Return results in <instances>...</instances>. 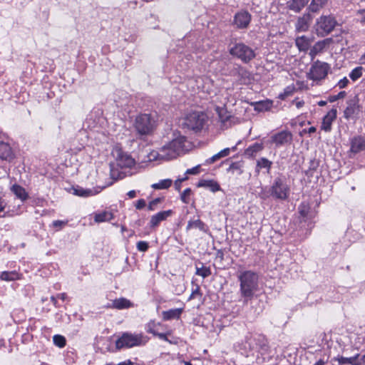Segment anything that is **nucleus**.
<instances>
[{"label":"nucleus","instance_id":"nucleus-1","mask_svg":"<svg viewBox=\"0 0 365 365\" xmlns=\"http://www.w3.org/2000/svg\"><path fill=\"white\" fill-rule=\"evenodd\" d=\"M189 143L184 135L173 132L171 140L160 147L158 151L151 153L155 159L169 160L185 153L189 149Z\"/></svg>","mask_w":365,"mask_h":365},{"label":"nucleus","instance_id":"nucleus-2","mask_svg":"<svg viewBox=\"0 0 365 365\" xmlns=\"http://www.w3.org/2000/svg\"><path fill=\"white\" fill-rule=\"evenodd\" d=\"M240 282L241 295L247 301L252 298L258 290V275L257 273L247 270L241 272L238 275Z\"/></svg>","mask_w":365,"mask_h":365},{"label":"nucleus","instance_id":"nucleus-3","mask_svg":"<svg viewBox=\"0 0 365 365\" xmlns=\"http://www.w3.org/2000/svg\"><path fill=\"white\" fill-rule=\"evenodd\" d=\"M148 340V336L143 333L123 332L116 340L115 346L118 349L142 346L145 345Z\"/></svg>","mask_w":365,"mask_h":365},{"label":"nucleus","instance_id":"nucleus-4","mask_svg":"<svg viewBox=\"0 0 365 365\" xmlns=\"http://www.w3.org/2000/svg\"><path fill=\"white\" fill-rule=\"evenodd\" d=\"M338 26L336 18L332 14H322L319 16L313 26V31L318 37H325Z\"/></svg>","mask_w":365,"mask_h":365},{"label":"nucleus","instance_id":"nucleus-5","mask_svg":"<svg viewBox=\"0 0 365 365\" xmlns=\"http://www.w3.org/2000/svg\"><path fill=\"white\" fill-rule=\"evenodd\" d=\"M156 126V121L150 114H140L135 120L134 128L140 135H150Z\"/></svg>","mask_w":365,"mask_h":365},{"label":"nucleus","instance_id":"nucleus-6","mask_svg":"<svg viewBox=\"0 0 365 365\" xmlns=\"http://www.w3.org/2000/svg\"><path fill=\"white\" fill-rule=\"evenodd\" d=\"M206 116L204 113L192 112L182 119L181 125L182 128L198 131L203 128Z\"/></svg>","mask_w":365,"mask_h":365},{"label":"nucleus","instance_id":"nucleus-7","mask_svg":"<svg viewBox=\"0 0 365 365\" xmlns=\"http://www.w3.org/2000/svg\"><path fill=\"white\" fill-rule=\"evenodd\" d=\"M230 53L240 59L244 63H248L255 57L254 50L243 43H235L230 48Z\"/></svg>","mask_w":365,"mask_h":365},{"label":"nucleus","instance_id":"nucleus-8","mask_svg":"<svg viewBox=\"0 0 365 365\" xmlns=\"http://www.w3.org/2000/svg\"><path fill=\"white\" fill-rule=\"evenodd\" d=\"M271 195L276 199L286 200L289 195L288 185L280 178H277L270 189Z\"/></svg>","mask_w":365,"mask_h":365},{"label":"nucleus","instance_id":"nucleus-9","mask_svg":"<svg viewBox=\"0 0 365 365\" xmlns=\"http://www.w3.org/2000/svg\"><path fill=\"white\" fill-rule=\"evenodd\" d=\"M329 69V64L324 62H322L319 61H315L309 73V78L312 80H321L324 78Z\"/></svg>","mask_w":365,"mask_h":365},{"label":"nucleus","instance_id":"nucleus-10","mask_svg":"<svg viewBox=\"0 0 365 365\" xmlns=\"http://www.w3.org/2000/svg\"><path fill=\"white\" fill-rule=\"evenodd\" d=\"M14 158V153L7 135L0 132V160L11 162Z\"/></svg>","mask_w":365,"mask_h":365},{"label":"nucleus","instance_id":"nucleus-11","mask_svg":"<svg viewBox=\"0 0 365 365\" xmlns=\"http://www.w3.org/2000/svg\"><path fill=\"white\" fill-rule=\"evenodd\" d=\"M113 155L115 158L118 168H132L135 165L134 159L128 154L124 153L120 148H115Z\"/></svg>","mask_w":365,"mask_h":365},{"label":"nucleus","instance_id":"nucleus-12","mask_svg":"<svg viewBox=\"0 0 365 365\" xmlns=\"http://www.w3.org/2000/svg\"><path fill=\"white\" fill-rule=\"evenodd\" d=\"M110 175L111 180L109 179L108 182H106L103 185H98L97 186L98 190H96L95 191L93 190V195L98 193L99 192H101V190H102L105 187H106L109 185H111L113 182V180H117L118 179L123 178L125 177V173L121 171H119L118 170V168H115V165L113 164H110Z\"/></svg>","mask_w":365,"mask_h":365},{"label":"nucleus","instance_id":"nucleus-13","mask_svg":"<svg viewBox=\"0 0 365 365\" xmlns=\"http://www.w3.org/2000/svg\"><path fill=\"white\" fill-rule=\"evenodd\" d=\"M292 139V133L287 130H282L272 135L269 143L274 144L276 147H279L291 142Z\"/></svg>","mask_w":365,"mask_h":365},{"label":"nucleus","instance_id":"nucleus-14","mask_svg":"<svg viewBox=\"0 0 365 365\" xmlns=\"http://www.w3.org/2000/svg\"><path fill=\"white\" fill-rule=\"evenodd\" d=\"M251 14L247 11H240L235 16L234 23L238 29L247 28L251 21Z\"/></svg>","mask_w":365,"mask_h":365},{"label":"nucleus","instance_id":"nucleus-15","mask_svg":"<svg viewBox=\"0 0 365 365\" xmlns=\"http://www.w3.org/2000/svg\"><path fill=\"white\" fill-rule=\"evenodd\" d=\"M312 19V18L309 13H305L302 16H299L295 24L296 30L299 32L308 31Z\"/></svg>","mask_w":365,"mask_h":365},{"label":"nucleus","instance_id":"nucleus-16","mask_svg":"<svg viewBox=\"0 0 365 365\" xmlns=\"http://www.w3.org/2000/svg\"><path fill=\"white\" fill-rule=\"evenodd\" d=\"M173 214V211L171 210L161 211L158 212L155 215L151 216L150 220V227L155 228L159 225V224L165 220L168 217L171 216Z\"/></svg>","mask_w":365,"mask_h":365},{"label":"nucleus","instance_id":"nucleus-17","mask_svg":"<svg viewBox=\"0 0 365 365\" xmlns=\"http://www.w3.org/2000/svg\"><path fill=\"white\" fill-rule=\"evenodd\" d=\"M336 108H333L331 110H329L323 118L321 127L322 129L326 132H329L331 129L332 122L336 118Z\"/></svg>","mask_w":365,"mask_h":365},{"label":"nucleus","instance_id":"nucleus-18","mask_svg":"<svg viewBox=\"0 0 365 365\" xmlns=\"http://www.w3.org/2000/svg\"><path fill=\"white\" fill-rule=\"evenodd\" d=\"M309 0H289L287 7L296 13H299L307 4Z\"/></svg>","mask_w":365,"mask_h":365},{"label":"nucleus","instance_id":"nucleus-19","mask_svg":"<svg viewBox=\"0 0 365 365\" xmlns=\"http://www.w3.org/2000/svg\"><path fill=\"white\" fill-rule=\"evenodd\" d=\"M360 354H357L351 357L338 356L334 360L338 361L339 364L344 365L346 364L351 365H362V362L359 361Z\"/></svg>","mask_w":365,"mask_h":365},{"label":"nucleus","instance_id":"nucleus-20","mask_svg":"<svg viewBox=\"0 0 365 365\" xmlns=\"http://www.w3.org/2000/svg\"><path fill=\"white\" fill-rule=\"evenodd\" d=\"M347 106L344 111V117L346 119L350 118L357 110L359 106L356 99H351L346 102Z\"/></svg>","mask_w":365,"mask_h":365},{"label":"nucleus","instance_id":"nucleus-21","mask_svg":"<svg viewBox=\"0 0 365 365\" xmlns=\"http://www.w3.org/2000/svg\"><path fill=\"white\" fill-rule=\"evenodd\" d=\"M182 312V308L172 309L168 311H163L162 312L163 319L165 321H168L171 319H180Z\"/></svg>","mask_w":365,"mask_h":365},{"label":"nucleus","instance_id":"nucleus-22","mask_svg":"<svg viewBox=\"0 0 365 365\" xmlns=\"http://www.w3.org/2000/svg\"><path fill=\"white\" fill-rule=\"evenodd\" d=\"M264 149V145L262 143H255L250 146H249L245 150V155L247 158H255L257 153L261 152Z\"/></svg>","mask_w":365,"mask_h":365},{"label":"nucleus","instance_id":"nucleus-23","mask_svg":"<svg viewBox=\"0 0 365 365\" xmlns=\"http://www.w3.org/2000/svg\"><path fill=\"white\" fill-rule=\"evenodd\" d=\"M295 43L299 51H306L310 46L311 40L305 36H302L296 38Z\"/></svg>","mask_w":365,"mask_h":365},{"label":"nucleus","instance_id":"nucleus-24","mask_svg":"<svg viewBox=\"0 0 365 365\" xmlns=\"http://www.w3.org/2000/svg\"><path fill=\"white\" fill-rule=\"evenodd\" d=\"M328 0H312L308 10L312 13H317L327 4Z\"/></svg>","mask_w":365,"mask_h":365},{"label":"nucleus","instance_id":"nucleus-25","mask_svg":"<svg viewBox=\"0 0 365 365\" xmlns=\"http://www.w3.org/2000/svg\"><path fill=\"white\" fill-rule=\"evenodd\" d=\"M21 278V274L17 271H4L0 274V279L3 281L11 282Z\"/></svg>","mask_w":365,"mask_h":365},{"label":"nucleus","instance_id":"nucleus-26","mask_svg":"<svg viewBox=\"0 0 365 365\" xmlns=\"http://www.w3.org/2000/svg\"><path fill=\"white\" fill-rule=\"evenodd\" d=\"M133 307V304L128 299L121 297L113 301V307L117 309H128Z\"/></svg>","mask_w":365,"mask_h":365},{"label":"nucleus","instance_id":"nucleus-27","mask_svg":"<svg viewBox=\"0 0 365 365\" xmlns=\"http://www.w3.org/2000/svg\"><path fill=\"white\" fill-rule=\"evenodd\" d=\"M272 165V162L266 158H259L256 163V173H259L260 170L262 168L267 169V172L269 173Z\"/></svg>","mask_w":365,"mask_h":365},{"label":"nucleus","instance_id":"nucleus-28","mask_svg":"<svg viewBox=\"0 0 365 365\" xmlns=\"http://www.w3.org/2000/svg\"><path fill=\"white\" fill-rule=\"evenodd\" d=\"M365 149V141L360 137L354 138L351 141V150L359 153Z\"/></svg>","mask_w":365,"mask_h":365},{"label":"nucleus","instance_id":"nucleus-29","mask_svg":"<svg viewBox=\"0 0 365 365\" xmlns=\"http://www.w3.org/2000/svg\"><path fill=\"white\" fill-rule=\"evenodd\" d=\"M192 228L199 229L200 231L204 232H207V231L206 225L199 219L196 220H190L187 222L186 230L188 231Z\"/></svg>","mask_w":365,"mask_h":365},{"label":"nucleus","instance_id":"nucleus-30","mask_svg":"<svg viewBox=\"0 0 365 365\" xmlns=\"http://www.w3.org/2000/svg\"><path fill=\"white\" fill-rule=\"evenodd\" d=\"M11 190L21 201H25L29 197L28 193L26 192L25 189L19 185H14Z\"/></svg>","mask_w":365,"mask_h":365},{"label":"nucleus","instance_id":"nucleus-31","mask_svg":"<svg viewBox=\"0 0 365 365\" xmlns=\"http://www.w3.org/2000/svg\"><path fill=\"white\" fill-rule=\"evenodd\" d=\"M198 186L208 187L212 192H216L220 190L219 184L214 180H201L199 182Z\"/></svg>","mask_w":365,"mask_h":365},{"label":"nucleus","instance_id":"nucleus-32","mask_svg":"<svg viewBox=\"0 0 365 365\" xmlns=\"http://www.w3.org/2000/svg\"><path fill=\"white\" fill-rule=\"evenodd\" d=\"M113 218V215L110 212L103 211L101 213L96 214L95 221L96 222H108Z\"/></svg>","mask_w":365,"mask_h":365},{"label":"nucleus","instance_id":"nucleus-33","mask_svg":"<svg viewBox=\"0 0 365 365\" xmlns=\"http://www.w3.org/2000/svg\"><path fill=\"white\" fill-rule=\"evenodd\" d=\"M333 41V39L331 38H327L322 41H319L312 46L315 51H317L318 53L322 52L326 46H329L330 43H331Z\"/></svg>","mask_w":365,"mask_h":365},{"label":"nucleus","instance_id":"nucleus-34","mask_svg":"<svg viewBox=\"0 0 365 365\" xmlns=\"http://www.w3.org/2000/svg\"><path fill=\"white\" fill-rule=\"evenodd\" d=\"M173 183L172 180L170 179H165L160 180L158 183L153 184L151 187L155 190H163L169 188Z\"/></svg>","mask_w":365,"mask_h":365},{"label":"nucleus","instance_id":"nucleus-35","mask_svg":"<svg viewBox=\"0 0 365 365\" xmlns=\"http://www.w3.org/2000/svg\"><path fill=\"white\" fill-rule=\"evenodd\" d=\"M73 194L79 197H88L91 195V191L88 189H84L81 187L77 186L76 187H73Z\"/></svg>","mask_w":365,"mask_h":365},{"label":"nucleus","instance_id":"nucleus-36","mask_svg":"<svg viewBox=\"0 0 365 365\" xmlns=\"http://www.w3.org/2000/svg\"><path fill=\"white\" fill-rule=\"evenodd\" d=\"M295 91L296 88L294 85L289 86L284 88L283 93L279 95V98L281 100H284L288 96H292Z\"/></svg>","mask_w":365,"mask_h":365},{"label":"nucleus","instance_id":"nucleus-37","mask_svg":"<svg viewBox=\"0 0 365 365\" xmlns=\"http://www.w3.org/2000/svg\"><path fill=\"white\" fill-rule=\"evenodd\" d=\"M53 341L56 346L59 348H63L66 346V341L63 336L56 334L53 337Z\"/></svg>","mask_w":365,"mask_h":365},{"label":"nucleus","instance_id":"nucleus-38","mask_svg":"<svg viewBox=\"0 0 365 365\" xmlns=\"http://www.w3.org/2000/svg\"><path fill=\"white\" fill-rule=\"evenodd\" d=\"M363 68L361 66H358L353 69L351 72L349 73L350 78L355 81L359 79L362 76Z\"/></svg>","mask_w":365,"mask_h":365},{"label":"nucleus","instance_id":"nucleus-39","mask_svg":"<svg viewBox=\"0 0 365 365\" xmlns=\"http://www.w3.org/2000/svg\"><path fill=\"white\" fill-rule=\"evenodd\" d=\"M172 334L171 331H168L166 333H159L156 334V336H158L159 339L164 340L165 341H168V343L171 344H176L178 343L177 340H170L168 339V336H170Z\"/></svg>","mask_w":365,"mask_h":365},{"label":"nucleus","instance_id":"nucleus-40","mask_svg":"<svg viewBox=\"0 0 365 365\" xmlns=\"http://www.w3.org/2000/svg\"><path fill=\"white\" fill-rule=\"evenodd\" d=\"M196 274L206 278L211 274V271L209 267H202L200 268L197 267Z\"/></svg>","mask_w":365,"mask_h":365},{"label":"nucleus","instance_id":"nucleus-41","mask_svg":"<svg viewBox=\"0 0 365 365\" xmlns=\"http://www.w3.org/2000/svg\"><path fill=\"white\" fill-rule=\"evenodd\" d=\"M91 128H90V123L88 120H86L83 123V128L79 131L80 135H85L86 138H88V135L90 134Z\"/></svg>","mask_w":365,"mask_h":365},{"label":"nucleus","instance_id":"nucleus-42","mask_svg":"<svg viewBox=\"0 0 365 365\" xmlns=\"http://www.w3.org/2000/svg\"><path fill=\"white\" fill-rule=\"evenodd\" d=\"M271 106L270 102H257L255 105V110L258 111H263L268 110Z\"/></svg>","mask_w":365,"mask_h":365},{"label":"nucleus","instance_id":"nucleus-43","mask_svg":"<svg viewBox=\"0 0 365 365\" xmlns=\"http://www.w3.org/2000/svg\"><path fill=\"white\" fill-rule=\"evenodd\" d=\"M163 201V198L157 197L152 201H150L148 205V209L150 211L155 210L157 209V206L159 203Z\"/></svg>","mask_w":365,"mask_h":365},{"label":"nucleus","instance_id":"nucleus-44","mask_svg":"<svg viewBox=\"0 0 365 365\" xmlns=\"http://www.w3.org/2000/svg\"><path fill=\"white\" fill-rule=\"evenodd\" d=\"M191 192L192 191H191L190 188H187L181 194V200L184 203L187 204L190 202V196Z\"/></svg>","mask_w":365,"mask_h":365},{"label":"nucleus","instance_id":"nucleus-45","mask_svg":"<svg viewBox=\"0 0 365 365\" xmlns=\"http://www.w3.org/2000/svg\"><path fill=\"white\" fill-rule=\"evenodd\" d=\"M309 210V206L307 203L302 202L299 206V212L302 217L307 216Z\"/></svg>","mask_w":365,"mask_h":365},{"label":"nucleus","instance_id":"nucleus-46","mask_svg":"<svg viewBox=\"0 0 365 365\" xmlns=\"http://www.w3.org/2000/svg\"><path fill=\"white\" fill-rule=\"evenodd\" d=\"M346 95L345 91H341L337 95L330 96L329 97V101L333 103L339 99L344 98Z\"/></svg>","mask_w":365,"mask_h":365},{"label":"nucleus","instance_id":"nucleus-47","mask_svg":"<svg viewBox=\"0 0 365 365\" xmlns=\"http://www.w3.org/2000/svg\"><path fill=\"white\" fill-rule=\"evenodd\" d=\"M149 247L148 243L145 241H139L137 243V249L140 252H145Z\"/></svg>","mask_w":365,"mask_h":365},{"label":"nucleus","instance_id":"nucleus-48","mask_svg":"<svg viewBox=\"0 0 365 365\" xmlns=\"http://www.w3.org/2000/svg\"><path fill=\"white\" fill-rule=\"evenodd\" d=\"M68 221L63 220H55L53 222L52 225L53 227L58 228V230L62 229L65 225H66Z\"/></svg>","mask_w":365,"mask_h":365},{"label":"nucleus","instance_id":"nucleus-49","mask_svg":"<svg viewBox=\"0 0 365 365\" xmlns=\"http://www.w3.org/2000/svg\"><path fill=\"white\" fill-rule=\"evenodd\" d=\"M156 326V324H155L154 322H150L148 324V329H147V331L148 333H150V334H153L154 336H156V334H158V331H155V327Z\"/></svg>","mask_w":365,"mask_h":365},{"label":"nucleus","instance_id":"nucleus-50","mask_svg":"<svg viewBox=\"0 0 365 365\" xmlns=\"http://www.w3.org/2000/svg\"><path fill=\"white\" fill-rule=\"evenodd\" d=\"M201 293L199 287H197L194 290H192L190 297L189 300H191L192 299H195L197 297H201Z\"/></svg>","mask_w":365,"mask_h":365},{"label":"nucleus","instance_id":"nucleus-51","mask_svg":"<svg viewBox=\"0 0 365 365\" xmlns=\"http://www.w3.org/2000/svg\"><path fill=\"white\" fill-rule=\"evenodd\" d=\"M349 82V79L346 77H344L338 82L337 86L341 89L344 88L348 85Z\"/></svg>","mask_w":365,"mask_h":365},{"label":"nucleus","instance_id":"nucleus-52","mask_svg":"<svg viewBox=\"0 0 365 365\" xmlns=\"http://www.w3.org/2000/svg\"><path fill=\"white\" fill-rule=\"evenodd\" d=\"M200 165H197L192 168L187 169L186 171V174L189 175H197L200 172Z\"/></svg>","mask_w":365,"mask_h":365},{"label":"nucleus","instance_id":"nucleus-53","mask_svg":"<svg viewBox=\"0 0 365 365\" xmlns=\"http://www.w3.org/2000/svg\"><path fill=\"white\" fill-rule=\"evenodd\" d=\"M146 205L145 200L143 199H140L136 202L135 207L138 210H141L144 208Z\"/></svg>","mask_w":365,"mask_h":365},{"label":"nucleus","instance_id":"nucleus-54","mask_svg":"<svg viewBox=\"0 0 365 365\" xmlns=\"http://www.w3.org/2000/svg\"><path fill=\"white\" fill-rule=\"evenodd\" d=\"M230 153V149L227 148H225L224 150H221L217 154L220 156V158H224V157L229 155Z\"/></svg>","mask_w":365,"mask_h":365},{"label":"nucleus","instance_id":"nucleus-55","mask_svg":"<svg viewBox=\"0 0 365 365\" xmlns=\"http://www.w3.org/2000/svg\"><path fill=\"white\" fill-rule=\"evenodd\" d=\"M238 74L242 76V77L249 76L250 73L242 67H238L237 68Z\"/></svg>","mask_w":365,"mask_h":365},{"label":"nucleus","instance_id":"nucleus-56","mask_svg":"<svg viewBox=\"0 0 365 365\" xmlns=\"http://www.w3.org/2000/svg\"><path fill=\"white\" fill-rule=\"evenodd\" d=\"M357 14L359 15H361V19H360V22L361 24H365V9H360L357 11Z\"/></svg>","mask_w":365,"mask_h":365},{"label":"nucleus","instance_id":"nucleus-57","mask_svg":"<svg viewBox=\"0 0 365 365\" xmlns=\"http://www.w3.org/2000/svg\"><path fill=\"white\" fill-rule=\"evenodd\" d=\"M185 179H186V178H183V179H178V180H175V187L176 190H180V186H181V182L183 180H185Z\"/></svg>","mask_w":365,"mask_h":365},{"label":"nucleus","instance_id":"nucleus-58","mask_svg":"<svg viewBox=\"0 0 365 365\" xmlns=\"http://www.w3.org/2000/svg\"><path fill=\"white\" fill-rule=\"evenodd\" d=\"M293 103H294L295 105H296V107L297 108H302L304 105V101H297V100H294L292 102Z\"/></svg>","mask_w":365,"mask_h":365},{"label":"nucleus","instance_id":"nucleus-59","mask_svg":"<svg viewBox=\"0 0 365 365\" xmlns=\"http://www.w3.org/2000/svg\"><path fill=\"white\" fill-rule=\"evenodd\" d=\"M6 202L0 197V212L4 211V208L6 207Z\"/></svg>","mask_w":365,"mask_h":365},{"label":"nucleus","instance_id":"nucleus-60","mask_svg":"<svg viewBox=\"0 0 365 365\" xmlns=\"http://www.w3.org/2000/svg\"><path fill=\"white\" fill-rule=\"evenodd\" d=\"M318 53H319L317 51H315V49L313 47L310 49L309 56L312 57V58H314Z\"/></svg>","mask_w":365,"mask_h":365},{"label":"nucleus","instance_id":"nucleus-61","mask_svg":"<svg viewBox=\"0 0 365 365\" xmlns=\"http://www.w3.org/2000/svg\"><path fill=\"white\" fill-rule=\"evenodd\" d=\"M327 363V360L324 359H319L314 365H324Z\"/></svg>","mask_w":365,"mask_h":365},{"label":"nucleus","instance_id":"nucleus-62","mask_svg":"<svg viewBox=\"0 0 365 365\" xmlns=\"http://www.w3.org/2000/svg\"><path fill=\"white\" fill-rule=\"evenodd\" d=\"M127 195L130 199L134 198L136 196V192L135 190H130L127 193Z\"/></svg>","mask_w":365,"mask_h":365},{"label":"nucleus","instance_id":"nucleus-63","mask_svg":"<svg viewBox=\"0 0 365 365\" xmlns=\"http://www.w3.org/2000/svg\"><path fill=\"white\" fill-rule=\"evenodd\" d=\"M56 297L61 299L62 301H64L67 298V295L66 293H61V294H58L56 295Z\"/></svg>","mask_w":365,"mask_h":365},{"label":"nucleus","instance_id":"nucleus-64","mask_svg":"<svg viewBox=\"0 0 365 365\" xmlns=\"http://www.w3.org/2000/svg\"><path fill=\"white\" fill-rule=\"evenodd\" d=\"M118 365H133V362H132L130 360H127L119 363Z\"/></svg>","mask_w":365,"mask_h":365}]
</instances>
